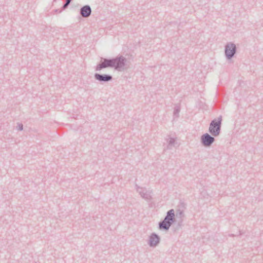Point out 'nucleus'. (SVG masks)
Here are the masks:
<instances>
[{
    "instance_id": "f257e3e1",
    "label": "nucleus",
    "mask_w": 263,
    "mask_h": 263,
    "mask_svg": "<svg viewBox=\"0 0 263 263\" xmlns=\"http://www.w3.org/2000/svg\"><path fill=\"white\" fill-rule=\"evenodd\" d=\"M175 220V211L174 209H171L167 212L164 219L159 222V229L165 231H168Z\"/></svg>"
},
{
    "instance_id": "f03ea898",
    "label": "nucleus",
    "mask_w": 263,
    "mask_h": 263,
    "mask_svg": "<svg viewBox=\"0 0 263 263\" xmlns=\"http://www.w3.org/2000/svg\"><path fill=\"white\" fill-rule=\"evenodd\" d=\"M222 117L219 116L217 119H214L210 124L209 132L214 137L219 136L220 133Z\"/></svg>"
},
{
    "instance_id": "7ed1b4c3",
    "label": "nucleus",
    "mask_w": 263,
    "mask_h": 263,
    "mask_svg": "<svg viewBox=\"0 0 263 263\" xmlns=\"http://www.w3.org/2000/svg\"><path fill=\"white\" fill-rule=\"evenodd\" d=\"M136 191L140 194L141 197L147 201H151L152 199V190H147L145 187H140L138 185H136Z\"/></svg>"
},
{
    "instance_id": "20e7f679",
    "label": "nucleus",
    "mask_w": 263,
    "mask_h": 263,
    "mask_svg": "<svg viewBox=\"0 0 263 263\" xmlns=\"http://www.w3.org/2000/svg\"><path fill=\"white\" fill-rule=\"evenodd\" d=\"M119 62L120 60L117 59L113 60H104L101 64L98 66L97 69L100 70L102 68H106L107 67H115L117 68L120 67Z\"/></svg>"
},
{
    "instance_id": "39448f33",
    "label": "nucleus",
    "mask_w": 263,
    "mask_h": 263,
    "mask_svg": "<svg viewBox=\"0 0 263 263\" xmlns=\"http://www.w3.org/2000/svg\"><path fill=\"white\" fill-rule=\"evenodd\" d=\"M215 141V138L208 133L202 135L201 137V142L205 147H210Z\"/></svg>"
},
{
    "instance_id": "423d86ee",
    "label": "nucleus",
    "mask_w": 263,
    "mask_h": 263,
    "mask_svg": "<svg viewBox=\"0 0 263 263\" xmlns=\"http://www.w3.org/2000/svg\"><path fill=\"white\" fill-rule=\"evenodd\" d=\"M160 238L155 233H153L149 236L148 245L150 247H156L160 242Z\"/></svg>"
},
{
    "instance_id": "0eeeda50",
    "label": "nucleus",
    "mask_w": 263,
    "mask_h": 263,
    "mask_svg": "<svg viewBox=\"0 0 263 263\" xmlns=\"http://www.w3.org/2000/svg\"><path fill=\"white\" fill-rule=\"evenodd\" d=\"M235 46L234 44L228 45L226 47V54L228 57H231L235 53Z\"/></svg>"
},
{
    "instance_id": "6e6552de",
    "label": "nucleus",
    "mask_w": 263,
    "mask_h": 263,
    "mask_svg": "<svg viewBox=\"0 0 263 263\" xmlns=\"http://www.w3.org/2000/svg\"><path fill=\"white\" fill-rule=\"evenodd\" d=\"M91 13L90 8L88 6H85L81 9V14L84 17L88 16Z\"/></svg>"
},
{
    "instance_id": "1a4fd4ad",
    "label": "nucleus",
    "mask_w": 263,
    "mask_h": 263,
    "mask_svg": "<svg viewBox=\"0 0 263 263\" xmlns=\"http://www.w3.org/2000/svg\"><path fill=\"white\" fill-rule=\"evenodd\" d=\"M180 104L178 103L175 105L174 108L173 116L174 118H178L179 117V112L180 111Z\"/></svg>"
},
{
    "instance_id": "9d476101",
    "label": "nucleus",
    "mask_w": 263,
    "mask_h": 263,
    "mask_svg": "<svg viewBox=\"0 0 263 263\" xmlns=\"http://www.w3.org/2000/svg\"><path fill=\"white\" fill-rule=\"evenodd\" d=\"M96 78L97 80H101V81H108L111 79V77L107 76H102L100 74H96Z\"/></svg>"
},
{
    "instance_id": "9b49d317",
    "label": "nucleus",
    "mask_w": 263,
    "mask_h": 263,
    "mask_svg": "<svg viewBox=\"0 0 263 263\" xmlns=\"http://www.w3.org/2000/svg\"><path fill=\"white\" fill-rule=\"evenodd\" d=\"M175 143V139L173 138H171L168 141V144L167 145V148L169 149H172V146H174Z\"/></svg>"
},
{
    "instance_id": "f8f14e48",
    "label": "nucleus",
    "mask_w": 263,
    "mask_h": 263,
    "mask_svg": "<svg viewBox=\"0 0 263 263\" xmlns=\"http://www.w3.org/2000/svg\"><path fill=\"white\" fill-rule=\"evenodd\" d=\"M182 221H179L178 223L173 227L174 231L176 232L179 231L182 227Z\"/></svg>"
},
{
    "instance_id": "ddd939ff",
    "label": "nucleus",
    "mask_w": 263,
    "mask_h": 263,
    "mask_svg": "<svg viewBox=\"0 0 263 263\" xmlns=\"http://www.w3.org/2000/svg\"><path fill=\"white\" fill-rule=\"evenodd\" d=\"M16 128L19 130H23V125L22 123H18L16 126Z\"/></svg>"
},
{
    "instance_id": "4468645a",
    "label": "nucleus",
    "mask_w": 263,
    "mask_h": 263,
    "mask_svg": "<svg viewBox=\"0 0 263 263\" xmlns=\"http://www.w3.org/2000/svg\"><path fill=\"white\" fill-rule=\"evenodd\" d=\"M178 213L180 216H181L182 215H183V212L182 211H180V210L178 211V212L177 213V215H178Z\"/></svg>"
},
{
    "instance_id": "2eb2a0df",
    "label": "nucleus",
    "mask_w": 263,
    "mask_h": 263,
    "mask_svg": "<svg viewBox=\"0 0 263 263\" xmlns=\"http://www.w3.org/2000/svg\"><path fill=\"white\" fill-rule=\"evenodd\" d=\"M70 0H67L66 3L64 5V7L65 8L70 3Z\"/></svg>"
},
{
    "instance_id": "dca6fc26",
    "label": "nucleus",
    "mask_w": 263,
    "mask_h": 263,
    "mask_svg": "<svg viewBox=\"0 0 263 263\" xmlns=\"http://www.w3.org/2000/svg\"><path fill=\"white\" fill-rule=\"evenodd\" d=\"M239 235H241V233L240 231H239Z\"/></svg>"
},
{
    "instance_id": "f3484780",
    "label": "nucleus",
    "mask_w": 263,
    "mask_h": 263,
    "mask_svg": "<svg viewBox=\"0 0 263 263\" xmlns=\"http://www.w3.org/2000/svg\"><path fill=\"white\" fill-rule=\"evenodd\" d=\"M230 236H234V235L232 234V235H231Z\"/></svg>"
}]
</instances>
